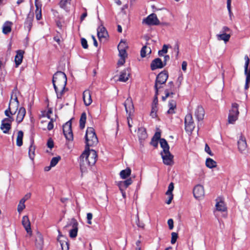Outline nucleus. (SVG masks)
Returning <instances> with one entry per match:
<instances>
[{"instance_id":"f257e3e1","label":"nucleus","mask_w":250,"mask_h":250,"mask_svg":"<svg viewBox=\"0 0 250 250\" xmlns=\"http://www.w3.org/2000/svg\"><path fill=\"white\" fill-rule=\"evenodd\" d=\"M19 104L17 91H13L11 94L9 107L4 112L7 117L1 121L0 127V129L4 134H8L11 128V124L14 121V118L12 116L17 113Z\"/></svg>"},{"instance_id":"f03ea898","label":"nucleus","mask_w":250,"mask_h":250,"mask_svg":"<svg viewBox=\"0 0 250 250\" xmlns=\"http://www.w3.org/2000/svg\"><path fill=\"white\" fill-rule=\"evenodd\" d=\"M97 158L95 150L86 147L84 152L80 157V168L82 173L86 171L87 169L94 165Z\"/></svg>"},{"instance_id":"7ed1b4c3","label":"nucleus","mask_w":250,"mask_h":250,"mask_svg":"<svg viewBox=\"0 0 250 250\" xmlns=\"http://www.w3.org/2000/svg\"><path fill=\"white\" fill-rule=\"evenodd\" d=\"M66 76L63 72L59 71L54 75L52 83L58 98L61 99L66 91Z\"/></svg>"},{"instance_id":"20e7f679","label":"nucleus","mask_w":250,"mask_h":250,"mask_svg":"<svg viewBox=\"0 0 250 250\" xmlns=\"http://www.w3.org/2000/svg\"><path fill=\"white\" fill-rule=\"evenodd\" d=\"M86 147L96 146L98 143L97 137L93 127H88L85 134Z\"/></svg>"},{"instance_id":"39448f33","label":"nucleus","mask_w":250,"mask_h":250,"mask_svg":"<svg viewBox=\"0 0 250 250\" xmlns=\"http://www.w3.org/2000/svg\"><path fill=\"white\" fill-rule=\"evenodd\" d=\"M239 105L237 103H232L231 109L229 111L228 116V122L229 124H233L238 119L239 114L238 111Z\"/></svg>"},{"instance_id":"423d86ee","label":"nucleus","mask_w":250,"mask_h":250,"mask_svg":"<svg viewBox=\"0 0 250 250\" xmlns=\"http://www.w3.org/2000/svg\"><path fill=\"white\" fill-rule=\"evenodd\" d=\"M168 74L165 72H162L160 73L156 79L155 83V89L159 91L162 86L161 85L165 83L168 78Z\"/></svg>"},{"instance_id":"0eeeda50","label":"nucleus","mask_w":250,"mask_h":250,"mask_svg":"<svg viewBox=\"0 0 250 250\" xmlns=\"http://www.w3.org/2000/svg\"><path fill=\"white\" fill-rule=\"evenodd\" d=\"M245 63L244 65L245 75L246 76V83L245 88L247 89L249 87V83H250V66H249L250 63V59L247 55L245 56Z\"/></svg>"},{"instance_id":"6e6552de","label":"nucleus","mask_w":250,"mask_h":250,"mask_svg":"<svg viewBox=\"0 0 250 250\" xmlns=\"http://www.w3.org/2000/svg\"><path fill=\"white\" fill-rule=\"evenodd\" d=\"M63 132L66 139L71 141L73 139V133L71 129V122L69 121L63 126Z\"/></svg>"},{"instance_id":"1a4fd4ad","label":"nucleus","mask_w":250,"mask_h":250,"mask_svg":"<svg viewBox=\"0 0 250 250\" xmlns=\"http://www.w3.org/2000/svg\"><path fill=\"white\" fill-rule=\"evenodd\" d=\"M185 129L187 131L191 132L195 125L191 114H188L185 118Z\"/></svg>"},{"instance_id":"9d476101","label":"nucleus","mask_w":250,"mask_h":250,"mask_svg":"<svg viewBox=\"0 0 250 250\" xmlns=\"http://www.w3.org/2000/svg\"><path fill=\"white\" fill-rule=\"evenodd\" d=\"M143 23L149 25H157L160 24V21L155 14L149 15L146 18L144 19Z\"/></svg>"},{"instance_id":"9b49d317","label":"nucleus","mask_w":250,"mask_h":250,"mask_svg":"<svg viewBox=\"0 0 250 250\" xmlns=\"http://www.w3.org/2000/svg\"><path fill=\"white\" fill-rule=\"evenodd\" d=\"M21 224L28 235L30 236H32V230L31 228V223L27 215H24L22 217Z\"/></svg>"},{"instance_id":"f8f14e48","label":"nucleus","mask_w":250,"mask_h":250,"mask_svg":"<svg viewBox=\"0 0 250 250\" xmlns=\"http://www.w3.org/2000/svg\"><path fill=\"white\" fill-rule=\"evenodd\" d=\"M69 225L72 227L71 229L69 230V236L72 238H75L77 236L78 223L76 219H72Z\"/></svg>"},{"instance_id":"ddd939ff","label":"nucleus","mask_w":250,"mask_h":250,"mask_svg":"<svg viewBox=\"0 0 250 250\" xmlns=\"http://www.w3.org/2000/svg\"><path fill=\"white\" fill-rule=\"evenodd\" d=\"M239 151L242 153H245L247 150V144L245 137L242 135L240 136L237 142Z\"/></svg>"},{"instance_id":"4468645a","label":"nucleus","mask_w":250,"mask_h":250,"mask_svg":"<svg viewBox=\"0 0 250 250\" xmlns=\"http://www.w3.org/2000/svg\"><path fill=\"white\" fill-rule=\"evenodd\" d=\"M163 163L167 166H171L173 164V156L170 153L169 151L161 152V153Z\"/></svg>"},{"instance_id":"2eb2a0df","label":"nucleus","mask_w":250,"mask_h":250,"mask_svg":"<svg viewBox=\"0 0 250 250\" xmlns=\"http://www.w3.org/2000/svg\"><path fill=\"white\" fill-rule=\"evenodd\" d=\"M193 195L196 199H200L204 196V187L200 185L196 186L193 189Z\"/></svg>"},{"instance_id":"dca6fc26","label":"nucleus","mask_w":250,"mask_h":250,"mask_svg":"<svg viewBox=\"0 0 250 250\" xmlns=\"http://www.w3.org/2000/svg\"><path fill=\"white\" fill-rule=\"evenodd\" d=\"M124 106L126 114L131 116L134 112V106L131 98H128L125 102Z\"/></svg>"},{"instance_id":"f3484780","label":"nucleus","mask_w":250,"mask_h":250,"mask_svg":"<svg viewBox=\"0 0 250 250\" xmlns=\"http://www.w3.org/2000/svg\"><path fill=\"white\" fill-rule=\"evenodd\" d=\"M216 202L215 210L214 211L215 215L217 211L220 212H225L227 211V207L223 201L219 199H216Z\"/></svg>"},{"instance_id":"a211bd4d","label":"nucleus","mask_w":250,"mask_h":250,"mask_svg":"<svg viewBox=\"0 0 250 250\" xmlns=\"http://www.w3.org/2000/svg\"><path fill=\"white\" fill-rule=\"evenodd\" d=\"M40 127L43 130H46L47 128L46 125V117L47 112L45 110H43L41 112L39 115Z\"/></svg>"},{"instance_id":"6ab92c4d","label":"nucleus","mask_w":250,"mask_h":250,"mask_svg":"<svg viewBox=\"0 0 250 250\" xmlns=\"http://www.w3.org/2000/svg\"><path fill=\"white\" fill-rule=\"evenodd\" d=\"M169 86V89H166L165 90V96L162 97L163 101H165L168 97H172L174 93L173 92V88L174 87V84L172 82H170L168 83Z\"/></svg>"},{"instance_id":"aec40b11","label":"nucleus","mask_w":250,"mask_h":250,"mask_svg":"<svg viewBox=\"0 0 250 250\" xmlns=\"http://www.w3.org/2000/svg\"><path fill=\"white\" fill-rule=\"evenodd\" d=\"M164 66L163 62L160 58H156L153 60L151 63V70H154L158 68H162Z\"/></svg>"},{"instance_id":"412c9836","label":"nucleus","mask_w":250,"mask_h":250,"mask_svg":"<svg viewBox=\"0 0 250 250\" xmlns=\"http://www.w3.org/2000/svg\"><path fill=\"white\" fill-rule=\"evenodd\" d=\"M26 114V110L23 107H21L18 110L16 115V122L19 124L21 123L24 119Z\"/></svg>"},{"instance_id":"4be33fe9","label":"nucleus","mask_w":250,"mask_h":250,"mask_svg":"<svg viewBox=\"0 0 250 250\" xmlns=\"http://www.w3.org/2000/svg\"><path fill=\"white\" fill-rule=\"evenodd\" d=\"M107 32L104 26L102 25L99 26L97 29V36L99 40L102 41L107 36Z\"/></svg>"},{"instance_id":"5701e85b","label":"nucleus","mask_w":250,"mask_h":250,"mask_svg":"<svg viewBox=\"0 0 250 250\" xmlns=\"http://www.w3.org/2000/svg\"><path fill=\"white\" fill-rule=\"evenodd\" d=\"M16 53L17 54L15 57V62L16 64V67H18L22 62L24 52L23 50H19L17 51Z\"/></svg>"},{"instance_id":"b1692460","label":"nucleus","mask_w":250,"mask_h":250,"mask_svg":"<svg viewBox=\"0 0 250 250\" xmlns=\"http://www.w3.org/2000/svg\"><path fill=\"white\" fill-rule=\"evenodd\" d=\"M83 100L85 105H89L92 102L90 92L89 90H85L83 92Z\"/></svg>"},{"instance_id":"393cba45","label":"nucleus","mask_w":250,"mask_h":250,"mask_svg":"<svg viewBox=\"0 0 250 250\" xmlns=\"http://www.w3.org/2000/svg\"><path fill=\"white\" fill-rule=\"evenodd\" d=\"M195 115L198 121H202L205 115L204 109L201 106H198L195 111Z\"/></svg>"},{"instance_id":"a878e982","label":"nucleus","mask_w":250,"mask_h":250,"mask_svg":"<svg viewBox=\"0 0 250 250\" xmlns=\"http://www.w3.org/2000/svg\"><path fill=\"white\" fill-rule=\"evenodd\" d=\"M132 183V180L131 178H129L126 180L118 182L117 185L120 189H122V188L125 189Z\"/></svg>"},{"instance_id":"bb28decb","label":"nucleus","mask_w":250,"mask_h":250,"mask_svg":"<svg viewBox=\"0 0 250 250\" xmlns=\"http://www.w3.org/2000/svg\"><path fill=\"white\" fill-rule=\"evenodd\" d=\"M168 107L169 109L167 111V113L171 115L174 114L176 108V102L174 100L169 101L168 104Z\"/></svg>"},{"instance_id":"cd10ccee","label":"nucleus","mask_w":250,"mask_h":250,"mask_svg":"<svg viewBox=\"0 0 250 250\" xmlns=\"http://www.w3.org/2000/svg\"><path fill=\"white\" fill-rule=\"evenodd\" d=\"M129 75L130 73L129 69H125L121 72L119 81L120 82H125L128 80Z\"/></svg>"},{"instance_id":"c85d7f7f","label":"nucleus","mask_w":250,"mask_h":250,"mask_svg":"<svg viewBox=\"0 0 250 250\" xmlns=\"http://www.w3.org/2000/svg\"><path fill=\"white\" fill-rule=\"evenodd\" d=\"M35 244L38 249L40 250L42 249L43 244V239L42 234L39 233L36 234Z\"/></svg>"},{"instance_id":"c756f323","label":"nucleus","mask_w":250,"mask_h":250,"mask_svg":"<svg viewBox=\"0 0 250 250\" xmlns=\"http://www.w3.org/2000/svg\"><path fill=\"white\" fill-rule=\"evenodd\" d=\"M137 133L138 137L141 140H144L147 137L146 129L144 127H141L139 128Z\"/></svg>"},{"instance_id":"7c9ffc66","label":"nucleus","mask_w":250,"mask_h":250,"mask_svg":"<svg viewBox=\"0 0 250 250\" xmlns=\"http://www.w3.org/2000/svg\"><path fill=\"white\" fill-rule=\"evenodd\" d=\"M12 25V22L11 21H6L2 27V32L4 34H7L11 32V26Z\"/></svg>"},{"instance_id":"2f4dec72","label":"nucleus","mask_w":250,"mask_h":250,"mask_svg":"<svg viewBox=\"0 0 250 250\" xmlns=\"http://www.w3.org/2000/svg\"><path fill=\"white\" fill-rule=\"evenodd\" d=\"M23 137V133L22 131L20 130L17 132L16 137V145L18 146H21L22 145V139Z\"/></svg>"},{"instance_id":"473e14b6","label":"nucleus","mask_w":250,"mask_h":250,"mask_svg":"<svg viewBox=\"0 0 250 250\" xmlns=\"http://www.w3.org/2000/svg\"><path fill=\"white\" fill-rule=\"evenodd\" d=\"M230 35L226 33H222L221 34H218L216 35L217 40L219 41H224L225 42H228L230 38Z\"/></svg>"},{"instance_id":"72a5a7b5","label":"nucleus","mask_w":250,"mask_h":250,"mask_svg":"<svg viewBox=\"0 0 250 250\" xmlns=\"http://www.w3.org/2000/svg\"><path fill=\"white\" fill-rule=\"evenodd\" d=\"M151 53V50L150 47L146 45L144 46L141 50V56L142 58H144L147 55H149Z\"/></svg>"},{"instance_id":"f704fd0d","label":"nucleus","mask_w":250,"mask_h":250,"mask_svg":"<svg viewBox=\"0 0 250 250\" xmlns=\"http://www.w3.org/2000/svg\"><path fill=\"white\" fill-rule=\"evenodd\" d=\"M131 170L130 168L127 167L124 170L121 171L120 175L121 178L125 179L129 176L131 174Z\"/></svg>"},{"instance_id":"c9c22d12","label":"nucleus","mask_w":250,"mask_h":250,"mask_svg":"<svg viewBox=\"0 0 250 250\" xmlns=\"http://www.w3.org/2000/svg\"><path fill=\"white\" fill-rule=\"evenodd\" d=\"M61 157L60 156L53 157L50 161V166L48 167V171H49L51 167L56 166L58 162L61 160Z\"/></svg>"},{"instance_id":"e433bc0d","label":"nucleus","mask_w":250,"mask_h":250,"mask_svg":"<svg viewBox=\"0 0 250 250\" xmlns=\"http://www.w3.org/2000/svg\"><path fill=\"white\" fill-rule=\"evenodd\" d=\"M160 143L161 147L163 149V151L162 152L169 151V146L165 139H160Z\"/></svg>"},{"instance_id":"4c0bfd02","label":"nucleus","mask_w":250,"mask_h":250,"mask_svg":"<svg viewBox=\"0 0 250 250\" xmlns=\"http://www.w3.org/2000/svg\"><path fill=\"white\" fill-rule=\"evenodd\" d=\"M206 166L209 168H212L215 167L217 166L216 162L211 158H207L206 161Z\"/></svg>"},{"instance_id":"58836bf2","label":"nucleus","mask_w":250,"mask_h":250,"mask_svg":"<svg viewBox=\"0 0 250 250\" xmlns=\"http://www.w3.org/2000/svg\"><path fill=\"white\" fill-rule=\"evenodd\" d=\"M86 120V115L85 112H83L81 116L80 120V127L81 129L84 128Z\"/></svg>"},{"instance_id":"ea45409f","label":"nucleus","mask_w":250,"mask_h":250,"mask_svg":"<svg viewBox=\"0 0 250 250\" xmlns=\"http://www.w3.org/2000/svg\"><path fill=\"white\" fill-rule=\"evenodd\" d=\"M36 147L33 144H31L29 148V157L30 159L33 160L35 155Z\"/></svg>"},{"instance_id":"a19ab883","label":"nucleus","mask_w":250,"mask_h":250,"mask_svg":"<svg viewBox=\"0 0 250 250\" xmlns=\"http://www.w3.org/2000/svg\"><path fill=\"white\" fill-rule=\"evenodd\" d=\"M35 5L37 8L36 11V17L37 20H40L42 17L41 9L39 8V6L37 3V0H35Z\"/></svg>"},{"instance_id":"79ce46f5","label":"nucleus","mask_w":250,"mask_h":250,"mask_svg":"<svg viewBox=\"0 0 250 250\" xmlns=\"http://www.w3.org/2000/svg\"><path fill=\"white\" fill-rule=\"evenodd\" d=\"M71 0H61L60 2V6L63 9H65L68 4H70Z\"/></svg>"},{"instance_id":"37998d69","label":"nucleus","mask_w":250,"mask_h":250,"mask_svg":"<svg viewBox=\"0 0 250 250\" xmlns=\"http://www.w3.org/2000/svg\"><path fill=\"white\" fill-rule=\"evenodd\" d=\"M24 203L25 202L23 201V200L22 201L21 200L20 201L17 208L18 211L19 213H21L22 212V211L25 208V206Z\"/></svg>"},{"instance_id":"c03bdc74","label":"nucleus","mask_w":250,"mask_h":250,"mask_svg":"<svg viewBox=\"0 0 250 250\" xmlns=\"http://www.w3.org/2000/svg\"><path fill=\"white\" fill-rule=\"evenodd\" d=\"M56 118H57V116L55 115L54 118L50 117V118H49L50 120V121L48 123V130H51L53 128V127H54L53 123L56 121Z\"/></svg>"},{"instance_id":"a18cd8bd","label":"nucleus","mask_w":250,"mask_h":250,"mask_svg":"<svg viewBox=\"0 0 250 250\" xmlns=\"http://www.w3.org/2000/svg\"><path fill=\"white\" fill-rule=\"evenodd\" d=\"M168 46L166 44H164L163 46V48L162 50L159 51L158 55L160 56H162L164 55V54H166L167 52Z\"/></svg>"},{"instance_id":"49530a36","label":"nucleus","mask_w":250,"mask_h":250,"mask_svg":"<svg viewBox=\"0 0 250 250\" xmlns=\"http://www.w3.org/2000/svg\"><path fill=\"white\" fill-rule=\"evenodd\" d=\"M136 224L137 226L141 228L144 229L145 227V224L143 222H141L139 220L138 214H137L136 217Z\"/></svg>"},{"instance_id":"de8ad7c7","label":"nucleus","mask_w":250,"mask_h":250,"mask_svg":"<svg viewBox=\"0 0 250 250\" xmlns=\"http://www.w3.org/2000/svg\"><path fill=\"white\" fill-rule=\"evenodd\" d=\"M127 47L125 42L121 41L118 46V49H126Z\"/></svg>"},{"instance_id":"09e8293b","label":"nucleus","mask_w":250,"mask_h":250,"mask_svg":"<svg viewBox=\"0 0 250 250\" xmlns=\"http://www.w3.org/2000/svg\"><path fill=\"white\" fill-rule=\"evenodd\" d=\"M178 238V234L176 232H173L171 233V243L172 244H174L176 242V240Z\"/></svg>"},{"instance_id":"8fccbe9b","label":"nucleus","mask_w":250,"mask_h":250,"mask_svg":"<svg viewBox=\"0 0 250 250\" xmlns=\"http://www.w3.org/2000/svg\"><path fill=\"white\" fill-rule=\"evenodd\" d=\"M119 56L122 58H125L127 56L126 49H118Z\"/></svg>"},{"instance_id":"3c124183","label":"nucleus","mask_w":250,"mask_h":250,"mask_svg":"<svg viewBox=\"0 0 250 250\" xmlns=\"http://www.w3.org/2000/svg\"><path fill=\"white\" fill-rule=\"evenodd\" d=\"M174 189V185L173 183H170V184L168 186V189L166 192V194L167 195H172V192Z\"/></svg>"},{"instance_id":"603ef678","label":"nucleus","mask_w":250,"mask_h":250,"mask_svg":"<svg viewBox=\"0 0 250 250\" xmlns=\"http://www.w3.org/2000/svg\"><path fill=\"white\" fill-rule=\"evenodd\" d=\"M81 44L83 48L87 49L88 48L87 42L84 38L81 39Z\"/></svg>"},{"instance_id":"864d4df0","label":"nucleus","mask_w":250,"mask_h":250,"mask_svg":"<svg viewBox=\"0 0 250 250\" xmlns=\"http://www.w3.org/2000/svg\"><path fill=\"white\" fill-rule=\"evenodd\" d=\"M150 116L152 118H155L156 117V106H154V105H152Z\"/></svg>"},{"instance_id":"5fc2aeb1","label":"nucleus","mask_w":250,"mask_h":250,"mask_svg":"<svg viewBox=\"0 0 250 250\" xmlns=\"http://www.w3.org/2000/svg\"><path fill=\"white\" fill-rule=\"evenodd\" d=\"M62 250H69V244L68 242H64L61 244Z\"/></svg>"},{"instance_id":"6e6d98bb","label":"nucleus","mask_w":250,"mask_h":250,"mask_svg":"<svg viewBox=\"0 0 250 250\" xmlns=\"http://www.w3.org/2000/svg\"><path fill=\"white\" fill-rule=\"evenodd\" d=\"M92 217H93V215L91 213H87L86 218L87 220V224H88L89 225L92 224L91 220L92 219Z\"/></svg>"},{"instance_id":"4d7b16f0","label":"nucleus","mask_w":250,"mask_h":250,"mask_svg":"<svg viewBox=\"0 0 250 250\" xmlns=\"http://www.w3.org/2000/svg\"><path fill=\"white\" fill-rule=\"evenodd\" d=\"M160 137H161V133L160 132H156L155 133V134L152 139H153L156 141H158V140H160V139H161L160 138Z\"/></svg>"},{"instance_id":"13d9d810","label":"nucleus","mask_w":250,"mask_h":250,"mask_svg":"<svg viewBox=\"0 0 250 250\" xmlns=\"http://www.w3.org/2000/svg\"><path fill=\"white\" fill-rule=\"evenodd\" d=\"M54 147V142L51 138L48 139V148H52Z\"/></svg>"},{"instance_id":"bf43d9fd","label":"nucleus","mask_w":250,"mask_h":250,"mask_svg":"<svg viewBox=\"0 0 250 250\" xmlns=\"http://www.w3.org/2000/svg\"><path fill=\"white\" fill-rule=\"evenodd\" d=\"M205 150L209 155H210V156L213 155V153H212V152L210 149V147L207 144H206L205 147Z\"/></svg>"},{"instance_id":"052dcab7","label":"nucleus","mask_w":250,"mask_h":250,"mask_svg":"<svg viewBox=\"0 0 250 250\" xmlns=\"http://www.w3.org/2000/svg\"><path fill=\"white\" fill-rule=\"evenodd\" d=\"M158 95V91H157V90H155V97L154 99L153 104V105H154V106H156V105L158 103V98H157Z\"/></svg>"},{"instance_id":"680f3d73","label":"nucleus","mask_w":250,"mask_h":250,"mask_svg":"<svg viewBox=\"0 0 250 250\" xmlns=\"http://www.w3.org/2000/svg\"><path fill=\"white\" fill-rule=\"evenodd\" d=\"M167 224L168 225L169 229H173V221L172 219H169L167 221Z\"/></svg>"},{"instance_id":"e2e57ef3","label":"nucleus","mask_w":250,"mask_h":250,"mask_svg":"<svg viewBox=\"0 0 250 250\" xmlns=\"http://www.w3.org/2000/svg\"><path fill=\"white\" fill-rule=\"evenodd\" d=\"M227 9L229 11V18L230 20H231L232 17L233 16V14L231 11V4H227Z\"/></svg>"},{"instance_id":"0e129e2a","label":"nucleus","mask_w":250,"mask_h":250,"mask_svg":"<svg viewBox=\"0 0 250 250\" xmlns=\"http://www.w3.org/2000/svg\"><path fill=\"white\" fill-rule=\"evenodd\" d=\"M31 197V193H27L21 199V200L25 202L26 200L29 199Z\"/></svg>"},{"instance_id":"69168bd1","label":"nucleus","mask_w":250,"mask_h":250,"mask_svg":"<svg viewBox=\"0 0 250 250\" xmlns=\"http://www.w3.org/2000/svg\"><path fill=\"white\" fill-rule=\"evenodd\" d=\"M222 31L223 33H226L227 32H230L231 30L227 26H224L222 29Z\"/></svg>"},{"instance_id":"338daca9","label":"nucleus","mask_w":250,"mask_h":250,"mask_svg":"<svg viewBox=\"0 0 250 250\" xmlns=\"http://www.w3.org/2000/svg\"><path fill=\"white\" fill-rule=\"evenodd\" d=\"M170 59L169 56L168 55H166L164 56V60L163 62L164 66H165L167 64V62Z\"/></svg>"},{"instance_id":"774afa93","label":"nucleus","mask_w":250,"mask_h":250,"mask_svg":"<svg viewBox=\"0 0 250 250\" xmlns=\"http://www.w3.org/2000/svg\"><path fill=\"white\" fill-rule=\"evenodd\" d=\"M187 62L186 61L182 62V69L183 71H185L187 70Z\"/></svg>"}]
</instances>
